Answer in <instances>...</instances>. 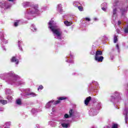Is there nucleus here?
Returning <instances> with one entry per match:
<instances>
[{
  "instance_id": "nucleus-1",
  "label": "nucleus",
  "mask_w": 128,
  "mask_h": 128,
  "mask_svg": "<svg viewBox=\"0 0 128 128\" xmlns=\"http://www.w3.org/2000/svg\"><path fill=\"white\" fill-rule=\"evenodd\" d=\"M48 28L52 32L55 38L57 40H62V32L60 29L58 28V26L54 24L53 20H50L48 23Z\"/></svg>"
},
{
  "instance_id": "nucleus-2",
  "label": "nucleus",
  "mask_w": 128,
  "mask_h": 128,
  "mask_svg": "<svg viewBox=\"0 0 128 128\" xmlns=\"http://www.w3.org/2000/svg\"><path fill=\"white\" fill-rule=\"evenodd\" d=\"M118 4H120L118 2H116L114 4V6H112L113 15L112 16V24H116V12H118V10H120L122 16L123 14H124L125 12H126V10L122 9Z\"/></svg>"
},
{
  "instance_id": "nucleus-3",
  "label": "nucleus",
  "mask_w": 128,
  "mask_h": 128,
  "mask_svg": "<svg viewBox=\"0 0 128 128\" xmlns=\"http://www.w3.org/2000/svg\"><path fill=\"white\" fill-rule=\"evenodd\" d=\"M38 12V5H35L32 6V8H30L26 12L25 14L26 16L28 18V16H32V14H36V12Z\"/></svg>"
},
{
  "instance_id": "nucleus-4",
  "label": "nucleus",
  "mask_w": 128,
  "mask_h": 128,
  "mask_svg": "<svg viewBox=\"0 0 128 128\" xmlns=\"http://www.w3.org/2000/svg\"><path fill=\"white\" fill-rule=\"evenodd\" d=\"M66 98H68L66 96L59 97L58 98V100L56 101L51 100L46 104V108H50L52 106V104H58L60 102V100H66Z\"/></svg>"
},
{
  "instance_id": "nucleus-5",
  "label": "nucleus",
  "mask_w": 128,
  "mask_h": 128,
  "mask_svg": "<svg viewBox=\"0 0 128 128\" xmlns=\"http://www.w3.org/2000/svg\"><path fill=\"white\" fill-rule=\"evenodd\" d=\"M100 108L96 109V108H92L89 110L88 114L90 116H96L98 114V110Z\"/></svg>"
},
{
  "instance_id": "nucleus-6",
  "label": "nucleus",
  "mask_w": 128,
  "mask_h": 128,
  "mask_svg": "<svg viewBox=\"0 0 128 128\" xmlns=\"http://www.w3.org/2000/svg\"><path fill=\"white\" fill-rule=\"evenodd\" d=\"M25 91V94H24V96H26H26H36V93H34V92H30L28 93L29 92H30V88L28 89H26L24 90Z\"/></svg>"
},
{
  "instance_id": "nucleus-7",
  "label": "nucleus",
  "mask_w": 128,
  "mask_h": 128,
  "mask_svg": "<svg viewBox=\"0 0 128 128\" xmlns=\"http://www.w3.org/2000/svg\"><path fill=\"white\" fill-rule=\"evenodd\" d=\"M7 74L8 76H13L14 78V80L10 82V84H12L14 82H15L16 80V78H18V76L14 74V73L10 72L8 73Z\"/></svg>"
},
{
  "instance_id": "nucleus-8",
  "label": "nucleus",
  "mask_w": 128,
  "mask_h": 128,
  "mask_svg": "<svg viewBox=\"0 0 128 128\" xmlns=\"http://www.w3.org/2000/svg\"><path fill=\"white\" fill-rule=\"evenodd\" d=\"M104 60V56H100L98 55H96L95 56V60H96V62H102Z\"/></svg>"
},
{
  "instance_id": "nucleus-9",
  "label": "nucleus",
  "mask_w": 128,
  "mask_h": 128,
  "mask_svg": "<svg viewBox=\"0 0 128 128\" xmlns=\"http://www.w3.org/2000/svg\"><path fill=\"white\" fill-rule=\"evenodd\" d=\"M0 6L2 8H4L5 10L6 8H8V7L6 3L4 1H2V2H0Z\"/></svg>"
},
{
  "instance_id": "nucleus-10",
  "label": "nucleus",
  "mask_w": 128,
  "mask_h": 128,
  "mask_svg": "<svg viewBox=\"0 0 128 128\" xmlns=\"http://www.w3.org/2000/svg\"><path fill=\"white\" fill-rule=\"evenodd\" d=\"M61 126H62V128H70V123L66 122H64V120H63V123H62Z\"/></svg>"
},
{
  "instance_id": "nucleus-11",
  "label": "nucleus",
  "mask_w": 128,
  "mask_h": 128,
  "mask_svg": "<svg viewBox=\"0 0 128 128\" xmlns=\"http://www.w3.org/2000/svg\"><path fill=\"white\" fill-rule=\"evenodd\" d=\"M125 116V122H128V110L125 109L123 112Z\"/></svg>"
},
{
  "instance_id": "nucleus-12",
  "label": "nucleus",
  "mask_w": 128,
  "mask_h": 128,
  "mask_svg": "<svg viewBox=\"0 0 128 128\" xmlns=\"http://www.w3.org/2000/svg\"><path fill=\"white\" fill-rule=\"evenodd\" d=\"M4 34L2 35L0 39L2 41V42H3V44H8V40H6V39H4Z\"/></svg>"
},
{
  "instance_id": "nucleus-13",
  "label": "nucleus",
  "mask_w": 128,
  "mask_h": 128,
  "mask_svg": "<svg viewBox=\"0 0 128 128\" xmlns=\"http://www.w3.org/2000/svg\"><path fill=\"white\" fill-rule=\"evenodd\" d=\"M11 62H16V64H18V59H16L14 56L12 58Z\"/></svg>"
},
{
  "instance_id": "nucleus-14",
  "label": "nucleus",
  "mask_w": 128,
  "mask_h": 128,
  "mask_svg": "<svg viewBox=\"0 0 128 128\" xmlns=\"http://www.w3.org/2000/svg\"><path fill=\"white\" fill-rule=\"evenodd\" d=\"M90 100H92V97L90 96H89L86 98V100H84V104L86 106L88 104V102H90Z\"/></svg>"
},
{
  "instance_id": "nucleus-15",
  "label": "nucleus",
  "mask_w": 128,
  "mask_h": 128,
  "mask_svg": "<svg viewBox=\"0 0 128 128\" xmlns=\"http://www.w3.org/2000/svg\"><path fill=\"white\" fill-rule=\"evenodd\" d=\"M58 12H60V14H62V4H58Z\"/></svg>"
},
{
  "instance_id": "nucleus-16",
  "label": "nucleus",
  "mask_w": 128,
  "mask_h": 128,
  "mask_svg": "<svg viewBox=\"0 0 128 128\" xmlns=\"http://www.w3.org/2000/svg\"><path fill=\"white\" fill-rule=\"evenodd\" d=\"M22 4L24 8H26V6H29L30 5V3L28 2H24Z\"/></svg>"
},
{
  "instance_id": "nucleus-17",
  "label": "nucleus",
  "mask_w": 128,
  "mask_h": 128,
  "mask_svg": "<svg viewBox=\"0 0 128 128\" xmlns=\"http://www.w3.org/2000/svg\"><path fill=\"white\" fill-rule=\"evenodd\" d=\"M64 24L66 26H72V23L67 20L64 21Z\"/></svg>"
},
{
  "instance_id": "nucleus-18",
  "label": "nucleus",
  "mask_w": 128,
  "mask_h": 128,
  "mask_svg": "<svg viewBox=\"0 0 128 128\" xmlns=\"http://www.w3.org/2000/svg\"><path fill=\"white\" fill-rule=\"evenodd\" d=\"M0 104L4 105L6 104H8V101L6 100H0Z\"/></svg>"
},
{
  "instance_id": "nucleus-19",
  "label": "nucleus",
  "mask_w": 128,
  "mask_h": 128,
  "mask_svg": "<svg viewBox=\"0 0 128 128\" xmlns=\"http://www.w3.org/2000/svg\"><path fill=\"white\" fill-rule=\"evenodd\" d=\"M102 52L101 50H98L96 52V56H102Z\"/></svg>"
},
{
  "instance_id": "nucleus-20",
  "label": "nucleus",
  "mask_w": 128,
  "mask_h": 128,
  "mask_svg": "<svg viewBox=\"0 0 128 128\" xmlns=\"http://www.w3.org/2000/svg\"><path fill=\"white\" fill-rule=\"evenodd\" d=\"M30 30L33 32H36V28L34 25H32V26L30 27Z\"/></svg>"
},
{
  "instance_id": "nucleus-21",
  "label": "nucleus",
  "mask_w": 128,
  "mask_h": 128,
  "mask_svg": "<svg viewBox=\"0 0 128 128\" xmlns=\"http://www.w3.org/2000/svg\"><path fill=\"white\" fill-rule=\"evenodd\" d=\"M52 124V125H51L52 126H53V128H55V126H56V124L54 122H48V124Z\"/></svg>"
},
{
  "instance_id": "nucleus-22",
  "label": "nucleus",
  "mask_w": 128,
  "mask_h": 128,
  "mask_svg": "<svg viewBox=\"0 0 128 128\" xmlns=\"http://www.w3.org/2000/svg\"><path fill=\"white\" fill-rule=\"evenodd\" d=\"M16 104H19V105H20L22 104V100L20 99H18L16 100Z\"/></svg>"
},
{
  "instance_id": "nucleus-23",
  "label": "nucleus",
  "mask_w": 128,
  "mask_h": 128,
  "mask_svg": "<svg viewBox=\"0 0 128 128\" xmlns=\"http://www.w3.org/2000/svg\"><path fill=\"white\" fill-rule=\"evenodd\" d=\"M18 24H20V20H18L14 23V26H18Z\"/></svg>"
},
{
  "instance_id": "nucleus-24",
  "label": "nucleus",
  "mask_w": 128,
  "mask_h": 128,
  "mask_svg": "<svg viewBox=\"0 0 128 128\" xmlns=\"http://www.w3.org/2000/svg\"><path fill=\"white\" fill-rule=\"evenodd\" d=\"M102 8L106 7V6H108V4H107L106 2L103 3V4H102Z\"/></svg>"
},
{
  "instance_id": "nucleus-25",
  "label": "nucleus",
  "mask_w": 128,
  "mask_h": 128,
  "mask_svg": "<svg viewBox=\"0 0 128 128\" xmlns=\"http://www.w3.org/2000/svg\"><path fill=\"white\" fill-rule=\"evenodd\" d=\"M118 42V37L116 36H114V43L116 44Z\"/></svg>"
},
{
  "instance_id": "nucleus-26",
  "label": "nucleus",
  "mask_w": 128,
  "mask_h": 128,
  "mask_svg": "<svg viewBox=\"0 0 128 128\" xmlns=\"http://www.w3.org/2000/svg\"><path fill=\"white\" fill-rule=\"evenodd\" d=\"M70 116H72L74 114H72V110H70L69 112Z\"/></svg>"
},
{
  "instance_id": "nucleus-27",
  "label": "nucleus",
  "mask_w": 128,
  "mask_h": 128,
  "mask_svg": "<svg viewBox=\"0 0 128 128\" xmlns=\"http://www.w3.org/2000/svg\"><path fill=\"white\" fill-rule=\"evenodd\" d=\"M78 9L79 10H80V12H82L83 8L82 6H78Z\"/></svg>"
},
{
  "instance_id": "nucleus-28",
  "label": "nucleus",
  "mask_w": 128,
  "mask_h": 128,
  "mask_svg": "<svg viewBox=\"0 0 128 128\" xmlns=\"http://www.w3.org/2000/svg\"><path fill=\"white\" fill-rule=\"evenodd\" d=\"M44 88V86H42V85H40L38 88V90H42Z\"/></svg>"
},
{
  "instance_id": "nucleus-29",
  "label": "nucleus",
  "mask_w": 128,
  "mask_h": 128,
  "mask_svg": "<svg viewBox=\"0 0 128 128\" xmlns=\"http://www.w3.org/2000/svg\"><path fill=\"white\" fill-rule=\"evenodd\" d=\"M64 118H70V116H68V114H65L64 116Z\"/></svg>"
},
{
  "instance_id": "nucleus-30",
  "label": "nucleus",
  "mask_w": 128,
  "mask_h": 128,
  "mask_svg": "<svg viewBox=\"0 0 128 128\" xmlns=\"http://www.w3.org/2000/svg\"><path fill=\"white\" fill-rule=\"evenodd\" d=\"M84 20H86L87 22H90V18H84Z\"/></svg>"
},
{
  "instance_id": "nucleus-31",
  "label": "nucleus",
  "mask_w": 128,
  "mask_h": 128,
  "mask_svg": "<svg viewBox=\"0 0 128 128\" xmlns=\"http://www.w3.org/2000/svg\"><path fill=\"white\" fill-rule=\"evenodd\" d=\"M20 42H18V46H19V48H20V50H22V48L21 47H20Z\"/></svg>"
},
{
  "instance_id": "nucleus-32",
  "label": "nucleus",
  "mask_w": 128,
  "mask_h": 128,
  "mask_svg": "<svg viewBox=\"0 0 128 128\" xmlns=\"http://www.w3.org/2000/svg\"><path fill=\"white\" fill-rule=\"evenodd\" d=\"M102 10L104 12H106V7H102Z\"/></svg>"
},
{
  "instance_id": "nucleus-33",
  "label": "nucleus",
  "mask_w": 128,
  "mask_h": 128,
  "mask_svg": "<svg viewBox=\"0 0 128 128\" xmlns=\"http://www.w3.org/2000/svg\"><path fill=\"white\" fill-rule=\"evenodd\" d=\"M7 98L9 100H12V97L10 96H8Z\"/></svg>"
},
{
  "instance_id": "nucleus-34",
  "label": "nucleus",
  "mask_w": 128,
  "mask_h": 128,
  "mask_svg": "<svg viewBox=\"0 0 128 128\" xmlns=\"http://www.w3.org/2000/svg\"><path fill=\"white\" fill-rule=\"evenodd\" d=\"M92 84H96V86H98V82H96L94 81H92Z\"/></svg>"
},
{
  "instance_id": "nucleus-35",
  "label": "nucleus",
  "mask_w": 128,
  "mask_h": 128,
  "mask_svg": "<svg viewBox=\"0 0 128 128\" xmlns=\"http://www.w3.org/2000/svg\"><path fill=\"white\" fill-rule=\"evenodd\" d=\"M32 112L33 114H35V112H36V109H32Z\"/></svg>"
},
{
  "instance_id": "nucleus-36",
  "label": "nucleus",
  "mask_w": 128,
  "mask_h": 128,
  "mask_svg": "<svg viewBox=\"0 0 128 128\" xmlns=\"http://www.w3.org/2000/svg\"><path fill=\"white\" fill-rule=\"evenodd\" d=\"M116 48L118 50V51L120 50V48H118V44L116 45Z\"/></svg>"
},
{
  "instance_id": "nucleus-37",
  "label": "nucleus",
  "mask_w": 128,
  "mask_h": 128,
  "mask_svg": "<svg viewBox=\"0 0 128 128\" xmlns=\"http://www.w3.org/2000/svg\"><path fill=\"white\" fill-rule=\"evenodd\" d=\"M66 62H74V61L67 60H66Z\"/></svg>"
},
{
  "instance_id": "nucleus-38",
  "label": "nucleus",
  "mask_w": 128,
  "mask_h": 128,
  "mask_svg": "<svg viewBox=\"0 0 128 128\" xmlns=\"http://www.w3.org/2000/svg\"><path fill=\"white\" fill-rule=\"evenodd\" d=\"M118 26H120V24H122V22L120 21H118Z\"/></svg>"
},
{
  "instance_id": "nucleus-39",
  "label": "nucleus",
  "mask_w": 128,
  "mask_h": 128,
  "mask_svg": "<svg viewBox=\"0 0 128 128\" xmlns=\"http://www.w3.org/2000/svg\"><path fill=\"white\" fill-rule=\"evenodd\" d=\"M4 108H2L0 109V112H4Z\"/></svg>"
},
{
  "instance_id": "nucleus-40",
  "label": "nucleus",
  "mask_w": 128,
  "mask_h": 128,
  "mask_svg": "<svg viewBox=\"0 0 128 128\" xmlns=\"http://www.w3.org/2000/svg\"><path fill=\"white\" fill-rule=\"evenodd\" d=\"M115 96H120V94H118V93H115Z\"/></svg>"
},
{
  "instance_id": "nucleus-41",
  "label": "nucleus",
  "mask_w": 128,
  "mask_h": 128,
  "mask_svg": "<svg viewBox=\"0 0 128 128\" xmlns=\"http://www.w3.org/2000/svg\"><path fill=\"white\" fill-rule=\"evenodd\" d=\"M10 122L6 123V126H10Z\"/></svg>"
},
{
  "instance_id": "nucleus-42",
  "label": "nucleus",
  "mask_w": 128,
  "mask_h": 128,
  "mask_svg": "<svg viewBox=\"0 0 128 128\" xmlns=\"http://www.w3.org/2000/svg\"><path fill=\"white\" fill-rule=\"evenodd\" d=\"M9 2H14V0H8Z\"/></svg>"
},
{
  "instance_id": "nucleus-43",
  "label": "nucleus",
  "mask_w": 128,
  "mask_h": 128,
  "mask_svg": "<svg viewBox=\"0 0 128 128\" xmlns=\"http://www.w3.org/2000/svg\"><path fill=\"white\" fill-rule=\"evenodd\" d=\"M94 20H98V18H94Z\"/></svg>"
},
{
  "instance_id": "nucleus-44",
  "label": "nucleus",
  "mask_w": 128,
  "mask_h": 128,
  "mask_svg": "<svg viewBox=\"0 0 128 128\" xmlns=\"http://www.w3.org/2000/svg\"><path fill=\"white\" fill-rule=\"evenodd\" d=\"M90 54H94V52H91Z\"/></svg>"
},
{
  "instance_id": "nucleus-45",
  "label": "nucleus",
  "mask_w": 128,
  "mask_h": 128,
  "mask_svg": "<svg viewBox=\"0 0 128 128\" xmlns=\"http://www.w3.org/2000/svg\"><path fill=\"white\" fill-rule=\"evenodd\" d=\"M52 112H54V108H52Z\"/></svg>"
},
{
  "instance_id": "nucleus-46",
  "label": "nucleus",
  "mask_w": 128,
  "mask_h": 128,
  "mask_svg": "<svg viewBox=\"0 0 128 128\" xmlns=\"http://www.w3.org/2000/svg\"><path fill=\"white\" fill-rule=\"evenodd\" d=\"M20 84H22V83H20V84H18V86H20Z\"/></svg>"
},
{
  "instance_id": "nucleus-47",
  "label": "nucleus",
  "mask_w": 128,
  "mask_h": 128,
  "mask_svg": "<svg viewBox=\"0 0 128 128\" xmlns=\"http://www.w3.org/2000/svg\"><path fill=\"white\" fill-rule=\"evenodd\" d=\"M3 50H6V48H3Z\"/></svg>"
},
{
  "instance_id": "nucleus-48",
  "label": "nucleus",
  "mask_w": 128,
  "mask_h": 128,
  "mask_svg": "<svg viewBox=\"0 0 128 128\" xmlns=\"http://www.w3.org/2000/svg\"><path fill=\"white\" fill-rule=\"evenodd\" d=\"M112 98H114V96H112V101L114 102V100H112Z\"/></svg>"
},
{
  "instance_id": "nucleus-49",
  "label": "nucleus",
  "mask_w": 128,
  "mask_h": 128,
  "mask_svg": "<svg viewBox=\"0 0 128 128\" xmlns=\"http://www.w3.org/2000/svg\"><path fill=\"white\" fill-rule=\"evenodd\" d=\"M6 94H8V90L6 91Z\"/></svg>"
},
{
  "instance_id": "nucleus-50",
  "label": "nucleus",
  "mask_w": 128,
  "mask_h": 128,
  "mask_svg": "<svg viewBox=\"0 0 128 128\" xmlns=\"http://www.w3.org/2000/svg\"><path fill=\"white\" fill-rule=\"evenodd\" d=\"M74 4H76V3H74Z\"/></svg>"
},
{
  "instance_id": "nucleus-51",
  "label": "nucleus",
  "mask_w": 128,
  "mask_h": 128,
  "mask_svg": "<svg viewBox=\"0 0 128 128\" xmlns=\"http://www.w3.org/2000/svg\"><path fill=\"white\" fill-rule=\"evenodd\" d=\"M118 32V34H120V32Z\"/></svg>"
}]
</instances>
